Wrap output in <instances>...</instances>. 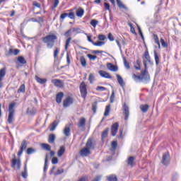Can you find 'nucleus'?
I'll list each match as a JSON object with an SVG mask.
<instances>
[{
	"label": "nucleus",
	"mask_w": 181,
	"mask_h": 181,
	"mask_svg": "<svg viewBox=\"0 0 181 181\" xmlns=\"http://www.w3.org/2000/svg\"><path fill=\"white\" fill-rule=\"evenodd\" d=\"M42 42L47 45V49H53L54 42L57 40V35L54 34H49L41 38Z\"/></svg>",
	"instance_id": "f257e3e1"
},
{
	"label": "nucleus",
	"mask_w": 181,
	"mask_h": 181,
	"mask_svg": "<svg viewBox=\"0 0 181 181\" xmlns=\"http://www.w3.org/2000/svg\"><path fill=\"white\" fill-rule=\"evenodd\" d=\"M144 66V70L141 71V81L144 84H148L151 81V76L149 72H148V66L146 65V60L143 61Z\"/></svg>",
	"instance_id": "f03ea898"
},
{
	"label": "nucleus",
	"mask_w": 181,
	"mask_h": 181,
	"mask_svg": "<svg viewBox=\"0 0 181 181\" xmlns=\"http://www.w3.org/2000/svg\"><path fill=\"white\" fill-rule=\"evenodd\" d=\"M79 89H80L81 97L86 99V97H87V85H86L85 81H83L81 83Z\"/></svg>",
	"instance_id": "7ed1b4c3"
},
{
	"label": "nucleus",
	"mask_w": 181,
	"mask_h": 181,
	"mask_svg": "<svg viewBox=\"0 0 181 181\" xmlns=\"http://www.w3.org/2000/svg\"><path fill=\"white\" fill-rule=\"evenodd\" d=\"M170 162V155L169 154V152H167L163 155L161 163L165 166H168Z\"/></svg>",
	"instance_id": "20e7f679"
},
{
	"label": "nucleus",
	"mask_w": 181,
	"mask_h": 181,
	"mask_svg": "<svg viewBox=\"0 0 181 181\" xmlns=\"http://www.w3.org/2000/svg\"><path fill=\"white\" fill-rule=\"evenodd\" d=\"M74 102V100H73V98H71L70 96H68L63 101V107H64V108H67V107H70V105H71V104H73Z\"/></svg>",
	"instance_id": "39448f33"
},
{
	"label": "nucleus",
	"mask_w": 181,
	"mask_h": 181,
	"mask_svg": "<svg viewBox=\"0 0 181 181\" xmlns=\"http://www.w3.org/2000/svg\"><path fill=\"white\" fill-rule=\"evenodd\" d=\"M118 128H119V124L118 122L114 123L111 127V135L112 136H115L117 132H118Z\"/></svg>",
	"instance_id": "423d86ee"
},
{
	"label": "nucleus",
	"mask_w": 181,
	"mask_h": 181,
	"mask_svg": "<svg viewBox=\"0 0 181 181\" xmlns=\"http://www.w3.org/2000/svg\"><path fill=\"white\" fill-rule=\"evenodd\" d=\"M26 148H28V143L26 142V140H23L20 147V150L18 153V156H21L22 153H23V151H25Z\"/></svg>",
	"instance_id": "0eeeda50"
},
{
	"label": "nucleus",
	"mask_w": 181,
	"mask_h": 181,
	"mask_svg": "<svg viewBox=\"0 0 181 181\" xmlns=\"http://www.w3.org/2000/svg\"><path fill=\"white\" fill-rule=\"evenodd\" d=\"M123 115H124L125 121H127L128 118H129V107L127 104L123 105Z\"/></svg>",
	"instance_id": "6e6552de"
},
{
	"label": "nucleus",
	"mask_w": 181,
	"mask_h": 181,
	"mask_svg": "<svg viewBox=\"0 0 181 181\" xmlns=\"http://www.w3.org/2000/svg\"><path fill=\"white\" fill-rule=\"evenodd\" d=\"M80 155L81 156H88V155H91V151L90 148L86 147L80 151Z\"/></svg>",
	"instance_id": "1a4fd4ad"
},
{
	"label": "nucleus",
	"mask_w": 181,
	"mask_h": 181,
	"mask_svg": "<svg viewBox=\"0 0 181 181\" xmlns=\"http://www.w3.org/2000/svg\"><path fill=\"white\" fill-rule=\"evenodd\" d=\"M95 146V144L93 142V139L89 138L86 144V147L90 149H94V147Z\"/></svg>",
	"instance_id": "9d476101"
},
{
	"label": "nucleus",
	"mask_w": 181,
	"mask_h": 181,
	"mask_svg": "<svg viewBox=\"0 0 181 181\" xmlns=\"http://www.w3.org/2000/svg\"><path fill=\"white\" fill-rule=\"evenodd\" d=\"M16 165H17V169H18V170L21 169V160L19 159L14 158L12 160L11 167L15 168V166H16Z\"/></svg>",
	"instance_id": "9b49d317"
},
{
	"label": "nucleus",
	"mask_w": 181,
	"mask_h": 181,
	"mask_svg": "<svg viewBox=\"0 0 181 181\" xmlns=\"http://www.w3.org/2000/svg\"><path fill=\"white\" fill-rule=\"evenodd\" d=\"M98 74L100 76H101V77H103L104 78H112L110 74L105 71L100 70L98 71Z\"/></svg>",
	"instance_id": "f8f14e48"
},
{
	"label": "nucleus",
	"mask_w": 181,
	"mask_h": 181,
	"mask_svg": "<svg viewBox=\"0 0 181 181\" xmlns=\"http://www.w3.org/2000/svg\"><path fill=\"white\" fill-rule=\"evenodd\" d=\"M127 163L128 166H131L132 168L135 165V157L130 156L127 158Z\"/></svg>",
	"instance_id": "ddd939ff"
},
{
	"label": "nucleus",
	"mask_w": 181,
	"mask_h": 181,
	"mask_svg": "<svg viewBox=\"0 0 181 181\" xmlns=\"http://www.w3.org/2000/svg\"><path fill=\"white\" fill-rule=\"evenodd\" d=\"M52 84L55 86V87H58L59 88H62L63 85L62 84V80L59 79H53L52 81Z\"/></svg>",
	"instance_id": "4468645a"
},
{
	"label": "nucleus",
	"mask_w": 181,
	"mask_h": 181,
	"mask_svg": "<svg viewBox=\"0 0 181 181\" xmlns=\"http://www.w3.org/2000/svg\"><path fill=\"white\" fill-rule=\"evenodd\" d=\"M107 67L110 71H118V66H117L111 63H107Z\"/></svg>",
	"instance_id": "2eb2a0df"
},
{
	"label": "nucleus",
	"mask_w": 181,
	"mask_h": 181,
	"mask_svg": "<svg viewBox=\"0 0 181 181\" xmlns=\"http://www.w3.org/2000/svg\"><path fill=\"white\" fill-rule=\"evenodd\" d=\"M63 97H64V93H63V92H60L58 94H57L56 101L57 104H60L62 103V100H63Z\"/></svg>",
	"instance_id": "dca6fc26"
},
{
	"label": "nucleus",
	"mask_w": 181,
	"mask_h": 181,
	"mask_svg": "<svg viewBox=\"0 0 181 181\" xmlns=\"http://www.w3.org/2000/svg\"><path fill=\"white\" fill-rule=\"evenodd\" d=\"M64 152H66V148L64 146H62L57 152V156H59V158H62L64 154Z\"/></svg>",
	"instance_id": "f3484780"
},
{
	"label": "nucleus",
	"mask_w": 181,
	"mask_h": 181,
	"mask_svg": "<svg viewBox=\"0 0 181 181\" xmlns=\"http://www.w3.org/2000/svg\"><path fill=\"white\" fill-rule=\"evenodd\" d=\"M86 127V118L81 117L79 119V122L78 124V128H84Z\"/></svg>",
	"instance_id": "a211bd4d"
},
{
	"label": "nucleus",
	"mask_w": 181,
	"mask_h": 181,
	"mask_svg": "<svg viewBox=\"0 0 181 181\" xmlns=\"http://www.w3.org/2000/svg\"><path fill=\"white\" fill-rule=\"evenodd\" d=\"M5 76H6V68L4 67L0 69V81H2Z\"/></svg>",
	"instance_id": "6ab92c4d"
},
{
	"label": "nucleus",
	"mask_w": 181,
	"mask_h": 181,
	"mask_svg": "<svg viewBox=\"0 0 181 181\" xmlns=\"http://www.w3.org/2000/svg\"><path fill=\"white\" fill-rule=\"evenodd\" d=\"M116 77L117 78V81H118L119 86L121 87H124V86H125V83L124 82V79L122 78V77H121V76H119V74H117Z\"/></svg>",
	"instance_id": "aec40b11"
},
{
	"label": "nucleus",
	"mask_w": 181,
	"mask_h": 181,
	"mask_svg": "<svg viewBox=\"0 0 181 181\" xmlns=\"http://www.w3.org/2000/svg\"><path fill=\"white\" fill-rule=\"evenodd\" d=\"M55 141H56V134H49L48 137L49 144H53Z\"/></svg>",
	"instance_id": "412c9836"
},
{
	"label": "nucleus",
	"mask_w": 181,
	"mask_h": 181,
	"mask_svg": "<svg viewBox=\"0 0 181 181\" xmlns=\"http://www.w3.org/2000/svg\"><path fill=\"white\" fill-rule=\"evenodd\" d=\"M153 53H154V59H155L156 64V66H159V63L160 62L159 55H158V52H156V50H154Z\"/></svg>",
	"instance_id": "4be33fe9"
},
{
	"label": "nucleus",
	"mask_w": 181,
	"mask_h": 181,
	"mask_svg": "<svg viewBox=\"0 0 181 181\" xmlns=\"http://www.w3.org/2000/svg\"><path fill=\"white\" fill-rule=\"evenodd\" d=\"M35 80L40 84H45L47 81V78H41L40 77L35 76Z\"/></svg>",
	"instance_id": "5701e85b"
},
{
	"label": "nucleus",
	"mask_w": 181,
	"mask_h": 181,
	"mask_svg": "<svg viewBox=\"0 0 181 181\" xmlns=\"http://www.w3.org/2000/svg\"><path fill=\"white\" fill-rule=\"evenodd\" d=\"M140 110L143 112H148V110H149V105H140Z\"/></svg>",
	"instance_id": "b1692460"
},
{
	"label": "nucleus",
	"mask_w": 181,
	"mask_h": 181,
	"mask_svg": "<svg viewBox=\"0 0 181 181\" xmlns=\"http://www.w3.org/2000/svg\"><path fill=\"white\" fill-rule=\"evenodd\" d=\"M83 15H84V9L79 8L76 11V16L78 18H83Z\"/></svg>",
	"instance_id": "393cba45"
},
{
	"label": "nucleus",
	"mask_w": 181,
	"mask_h": 181,
	"mask_svg": "<svg viewBox=\"0 0 181 181\" xmlns=\"http://www.w3.org/2000/svg\"><path fill=\"white\" fill-rule=\"evenodd\" d=\"M63 134L65 136H70V127L69 126H65Z\"/></svg>",
	"instance_id": "a878e982"
},
{
	"label": "nucleus",
	"mask_w": 181,
	"mask_h": 181,
	"mask_svg": "<svg viewBox=\"0 0 181 181\" xmlns=\"http://www.w3.org/2000/svg\"><path fill=\"white\" fill-rule=\"evenodd\" d=\"M14 112H8V124H12L15 118L13 117Z\"/></svg>",
	"instance_id": "bb28decb"
},
{
	"label": "nucleus",
	"mask_w": 181,
	"mask_h": 181,
	"mask_svg": "<svg viewBox=\"0 0 181 181\" xmlns=\"http://www.w3.org/2000/svg\"><path fill=\"white\" fill-rule=\"evenodd\" d=\"M106 177L107 181H118V178L115 175H110Z\"/></svg>",
	"instance_id": "cd10ccee"
},
{
	"label": "nucleus",
	"mask_w": 181,
	"mask_h": 181,
	"mask_svg": "<svg viewBox=\"0 0 181 181\" xmlns=\"http://www.w3.org/2000/svg\"><path fill=\"white\" fill-rule=\"evenodd\" d=\"M57 125H59V121L54 120L51 124V128L49 129V131H54V129H56V128L57 127Z\"/></svg>",
	"instance_id": "c85d7f7f"
},
{
	"label": "nucleus",
	"mask_w": 181,
	"mask_h": 181,
	"mask_svg": "<svg viewBox=\"0 0 181 181\" xmlns=\"http://www.w3.org/2000/svg\"><path fill=\"white\" fill-rule=\"evenodd\" d=\"M110 131V129L107 128L105 129L103 132H102V134H101V138L102 139H105V138H107V136H108V132Z\"/></svg>",
	"instance_id": "c756f323"
},
{
	"label": "nucleus",
	"mask_w": 181,
	"mask_h": 181,
	"mask_svg": "<svg viewBox=\"0 0 181 181\" xmlns=\"http://www.w3.org/2000/svg\"><path fill=\"white\" fill-rule=\"evenodd\" d=\"M21 175L22 177H23L24 179H26V177H28V167L26 164H25L24 171L22 172Z\"/></svg>",
	"instance_id": "7c9ffc66"
},
{
	"label": "nucleus",
	"mask_w": 181,
	"mask_h": 181,
	"mask_svg": "<svg viewBox=\"0 0 181 181\" xmlns=\"http://www.w3.org/2000/svg\"><path fill=\"white\" fill-rule=\"evenodd\" d=\"M19 52H21V50L16 49H10L8 51L9 54H13V56H18V54H19Z\"/></svg>",
	"instance_id": "2f4dec72"
},
{
	"label": "nucleus",
	"mask_w": 181,
	"mask_h": 181,
	"mask_svg": "<svg viewBox=\"0 0 181 181\" xmlns=\"http://www.w3.org/2000/svg\"><path fill=\"white\" fill-rule=\"evenodd\" d=\"M132 78L134 80V81H136V83H138V81H141V74L139 76L133 74L132 75Z\"/></svg>",
	"instance_id": "473e14b6"
},
{
	"label": "nucleus",
	"mask_w": 181,
	"mask_h": 181,
	"mask_svg": "<svg viewBox=\"0 0 181 181\" xmlns=\"http://www.w3.org/2000/svg\"><path fill=\"white\" fill-rule=\"evenodd\" d=\"M80 62L82 67H86L87 66V61H86L84 56L81 57Z\"/></svg>",
	"instance_id": "72a5a7b5"
},
{
	"label": "nucleus",
	"mask_w": 181,
	"mask_h": 181,
	"mask_svg": "<svg viewBox=\"0 0 181 181\" xmlns=\"http://www.w3.org/2000/svg\"><path fill=\"white\" fill-rule=\"evenodd\" d=\"M119 8H122L125 11H128V7L125 6L120 0H116Z\"/></svg>",
	"instance_id": "f704fd0d"
},
{
	"label": "nucleus",
	"mask_w": 181,
	"mask_h": 181,
	"mask_svg": "<svg viewBox=\"0 0 181 181\" xmlns=\"http://www.w3.org/2000/svg\"><path fill=\"white\" fill-rule=\"evenodd\" d=\"M15 105H16V103H12L8 106V112H15Z\"/></svg>",
	"instance_id": "c9c22d12"
},
{
	"label": "nucleus",
	"mask_w": 181,
	"mask_h": 181,
	"mask_svg": "<svg viewBox=\"0 0 181 181\" xmlns=\"http://www.w3.org/2000/svg\"><path fill=\"white\" fill-rule=\"evenodd\" d=\"M17 62L21 64H26V59L22 56L18 57Z\"/></svg>",
	"instance_id": "e433bc0d"
},
{
	"label": "nucleus",
	"mask_w": 181,
	"mask_h": 181,
	"mask_svg": "<svg viewBox=\"0 0 181 181\" xmlns=\"http://www.w3.org/2000/svg\"><path fill=\"white\" fill-rule=\"evenodd\" d=\"M42 149H45V151H52V147L50 146V145L47 144H42Z\"/></svg>",
	"instance_id": "4c0bfd02"
},
{
	"label": "nucleus",
	"mask_w": 181,
	"mask_h": 181,
	"mask_svg": "<svg viewBox=\"0 0 181 181\" xmlns=\"http://www.w3.org/2000/svg\"><path fill=\"white\" fill-rule=\"evenodd\" d=\"M70 42H71V37H69L65 42V50L67 51L69 49V46H70Z\"/></svg>",
	"instance_id": "58836bf2"
},
{
	"label": "nucleus",
	"mask_w": 181,
	"mask_h": 181,
	"mask_svg": "<svg viewBox=\"0 0 181 181\" xmlns=\"http://www.w3.org/2000/svg\"><path fill=\"white\" fill-rule=\"evenodd\" d=\"M123 62L125 69L129 70V69H131V66H129V62L127 61V59L124 57H123Z\"/></svg>",
	"instance_id": "ea45409f"
},
{
	"label": "nucleus",
	"mask_w": 181,
	"mask_h": 181,
	"mask_svg": "<svg viewBox=\"0 0 181 181\" xmlns=\"http://www.w3.org/2000/svg\"><path fill=\"white\" fill-rule=\"evenodd\" d=\"M47 168H49V166L47 165V154L45 156V164H44V173H46V172H47Z\"/></svg>",
	"instance_id": "a19ab883"
},
{
	"label": "nucleus",
	"mask_w": 181,
	"mask_h": 181,
	"mask_svg": "<svg viewBox=\"0 0 181 181\" xmlns=\"http://www.w3.org/2000/svg\"><path fill=\"white\" fill-rule=\"evenodd\" d=\"M26 87L25 84H22L17 90V93H25Z\"/></svg>",
	"instance_id": "79ce46f5"
},
{
	"label": "nucleus",
	"mask_w": 181,
	"mask_h": 181,
	"mask_svg": "<svg viewBox=\"0 0 181 181\" xmlns=\"http://www.w3.org/2000/svg\"><path fill=\"white\" fill-rule=\"evenodd\" d=\"M110 107H111V105H110L106 106L105 113H104L105 117H108V115H110Z\"/></svg>",
	"instance_id": "37998d69"
},
{
	"label": "nucleus",
	"mask_w": 181,
	"mask_h": 181,
	"mask_svg": "<svg viewBox=\"0 0 181 181\" xmlns=\"http://www.w3.org/2000/svg\"><path fill=\"white\" fill-rule=\"evenodd\" d=\"M36 152V149L33 148H28L26 151L27 155H32V153H35Z\"/></svg>",
	"instance_id": "c03bdc74"
},
{
	"label": "nucleus",
	"mask_w": 181,
	"mask_h": 181,
	"mask_svg": "<svg viewBox=\"0 0 181 181\" xmlns=\"http://www.w3.org/2000/svg\"><path fill=\"white\" fill-rule=\"evenodd\" d=\"M27 114H29L30 115H35L36 114V110L35 109H27Z\"/></svg>",
	"instance_id": "a18cd8bd"
},
{
	"label": "nucleus",
	"mask_w": 181,
	"mask_h": 181,
	"mask_svg": "<svg viewBox=\"0 0 181 181\" xmlns=\"http://www.w3.org/2000/svg\"><path fill=\"white\" fill-rule=\"evenodd\" d=\"M59 53H60V48H56L54 51V58L57 59V56H59Z\"/></svg>",
	"instance_id": "49530a36"
},
{
	"label": "nucleus",
	"mask_w": 181,
	"mask_h": 181,
	"mask_svg": "<svg viewBox=\"0 0 181 181\" xmlns=\"http://www.w3.org/2000/svg\"><path fill=\"white\" fill-rule=\"evenodd\" d=\"M90 25L93 28H95L97 26V25H98V21H97L95 19L91 20Z\"/></svg>",
	"instance_id": "de8ad7c7"
},
{
	"label": "nucleus",
	"mask_w": 181,
	"mask_h": 181,
	"mask_svg": "<svg viewBox=\"0 0 181 181\" xmlns=\"http://www.w3.org/2000/svg\"><path fill=\"white\" fill-rule=\"evenodd\" d=\"M92 110L93 111V114L97 112V102H94L92 105Z\"/></svg>",
	"instance_id": "09e8293b"
},
{
	"label": "nucleus",
	"mask_w": 181,
	"mask_h": 181,
	"mask_svg": "<svg viewBox=\"0 0 181 181\" xmlns=\"http://www.w3.org/2000/svg\"><path fill=\"white\" fill-rule=\"evenodd\" d=\"M103 45H105L104 41H98L93 43V46H103Z\"/></svg>",
	"instance_id": "8fccbe9b"
},
{
	"label": "nucleus",
	"mask_w": 181,
	"mask_h": 181,
	"mask_svg": "<svg viewBox=\"0 0 181 181\" xmlns=\"http://www.w3.org/2000/svg\"><path fill=\"white\" fill-rule=\"evenodd\" d=\"M136 66H134V68L136 69V70H141V60L137 59L136 60Z\"/></svg>",
	"instance_id": "3c124183"
},
{
	"label": "nucleus",
	"mask_w": 181,
	"mask_h": 181,
	"mask_svg": "<svg viewBox=\"0 0 181 181\" xmlns=\"http://www.w3.org/2000/svg\"><path fill=\"white\" fill-rule=\"evenodd\" d=\"M71 29L68 30L66 32H65L64 36H65V37H70V36H71Z\"/></svg>",
	"instance_id": "603ef678"
},
{
	"label": "nucleus",
	"mask_w": 181,
	"mask_h": 181,
	"mask_svg": "<svg viewBox=\"0 0 181 181\" xmlns=\"http://www.w3.org/2000/svg\"><path fill=\"white\" fill-rule=\"evenodd\" d=\"M137 28H138L139 33L142 40H145V37H144V34L142 33V30H141V27H139V25H138Z\"/></svg>",
	"instance_id": "864d4df0"
},
{
	"label": "nucleus",
	"mask_w": 181,
	"mask_h": 181,
	"mask_svg": "<svg viewBox=\"0 0 181 181\" xmlns=\"http://www.w3.org/2000/svg\"><path fill=\"white\" fill-rule=\"evenodd\" d=\"M117 146H118V142H117L116 141H113L112 142V149H114V151H115V149H117Z\"/></svg>",
	"instance_id": "5fc2aeb1"
},
{
	"label": "nucleus",
	"mask_w": 181,
	"mask_h": 181,
	"mask_svg": "<svg viewBox=\"0 0 181 181\" xmlns=\"http://www.w3.org/2000/svg\"><path fill=\"white\" fill-rule=\"evenodd\" d=\"M52 165H57V163H59V158H57V157H54L52 159Z\"/></svg>",
	"instance_id": "6e6d98bb"
},
{
	"label": "nucleus",
	"mask_w": 181,
	"mask_h": 181,
	"mask_svg": "<svg viewBox=\"0 0 181 181\" xmlns=\"http://www.w3.org/2000/svg\"><path fill=\"white\" fill-rule=\"evenodd\" d=\"M105 90H107V88L104 86H98L96 88V91H105Z\"/></svg>",
	"instance_id": "4d7b16f0"
},
{
	"label": "nucleus",
	"mask_w": 181,
	"mask_h": 181,
	"mask_svg": "<svg viewBox=\"0 0 181 181\" xmlns=\"http://www.w3.org/2000/svg\"><path fill=\"white\" fill-rule=\"evenodd\" d=\"M87 57H88V59H90V60H95V59H97V56L92 55L90 54H88Z\"/></svg>",
	"instance_id": "13d9d810"
},
{
	"label": "nucleus",
	"mask_w": 181,
	"mask_h": 181,
	"mask_svg": "<svg viewBox=\"0 0 181 181\" xmlns=\"http://www.w3.org/2000/svg\"><path fill=\"white\" fill-rule=\"evenodd\" d=\"M144 57H145L146 60H149V59H151V56H149V52L148 50H146L144 52Z\"/></svg>",
	"instance_id": "bf43d9fd"
},
{
	"label": "nucleus",
	"mask_w": 181,
	"mask_h": 181,
	"mask_svg": "<svg viewBox=\"0 0 181 181\" xmlns=\"http://www.w3.org/2000/svg\"><path fill=\"white\" fill-rule=\"evenodd\" d=\"M160 43L163 47H168V44L166 43V42H165V40H163V38H160Z\"/></svg>",
	"instance_id": "052dcab7"
},
{
	"label": "nucleus",
	"mask_w": 181,
	"mask_h": 181,
	"mask_svg": "<svg viewBox=\"0 0 181 181\" xmlns=\"http://www.w3.org/2000/svg\"><path fill=\"white\" fill-rule=\"evenodd\" d=\"M98 39L99 40L104 41V40H105V39H107V37L104 35H99L98 37Z\"/></svg>",
	"instance_id": "680f3d73"
},
{
	"label": "nucleus",
	"mask_w": 181,
	"mask_h": 181,
	"mask_svg": "<svg viewBox=\"0 0 181 181\" xmlns=\"http://www.w3.org/2000/svg\"><path fill=\"white\" fill-rule=\"evenodd\" d=\"M89 81L90 84H93V81H94V75L93 74H89Z\"/></svg>",
	"instance_id": "e2e57ef3"
},
{
	"label": "nucleus",
	"mask_w": 181,
	"mask_h": 181,
	"mask_svg": "<svg viewBox=\"0 0 181 181\" xmlns=\"http://www.w3.org/2000/svg\"><path fill=\"white\" fill-rule=\"evenodd\" d=\"M58 5H59V0H54L52 9H55V8H57Z\"/></svg>",
	"instance_id": "0e129e2a"
},
{
	"label": "nucleus",
	"mask_w": 181,
	"mask_h": 181,
	"mask_svg": "<svg viewBox=\"0 0 181 181\" xmlns=\"http://www.w3.org/2000/svg\"><path fill=\"white\" fill-rule=\"evenodd\" d=\"M68 16H69V13H64L61 14L60 18L62 19V20L65 19V18H67Z\"/></svg>",
	"instance_id": "69168bd1"
},
{
	"label": "nucleus",
	"mask_w": 181,
	"mask_h": 181,
	"mask_svg": "<svg viewBox=\"0 0 181 181\" xmlns=\"http://www.w3.org/2000/svg\"><path fill=\"white\" fill-rule=\"evenodd\" d=\"M33 6H36V8H41L42 6L37 1H33Z\"/></svg>",
	"instance_id": "338daca9"
},
{
	"label": "nucleus",
	"mask_w": 181,
	"mask_h": 181,
	"mask_svg": "<svg viewBox=\"0 0 181 181\" xmlns=\"http://www.w3.org/2000/svg\"><path fill=\"white\" fill-rule=\"evenodd\" d=\"M68 18H69L70 19H74V13L71 12L68 13Z\"/></svg>",
	"instance_id": "774afa93"
}]
</instances>
